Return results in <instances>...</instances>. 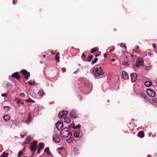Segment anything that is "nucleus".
<instances>
[{"label":"nucleus","instance_id":"obj_1","mask_svg":"<svg viewBox=\"0 0 157 157\" xmlns=\"http://www.w3.org/2000/svg\"><path fill=\"white\" fill-rule=\"evenodd\" d=\"M69 135L72 136V133L70 132L68 127H65L60 132V135L64 138L67 137Z\"/></svg>","mask_w":157,"mask_h":157},{"label":"nucleus","instance_id":"obj_2","mask_svg":"<svg viewBox=\"0 0 157 157\" xmlns=\"http://www.w3.org/2000/svg\"><path fill=\"white\" fill-rule=\"evenodd\" d=\"M93 72L95 77H99L104 74L103 71L101 67L93 69Z\"/></svg>","mask_w":157,"mask_h":157},{"label":"nucleus","instance_id":"obj_3","mask_svg":"<svg viewBox=\"0 0 157 157\" xmlns=\"http://www.w3.org/2000/svg\"><path fill=\"white\" fill-rule=\"evenodd\" d=\"M73 135L75 137L80 138L83 136V133L82 131L79 130H76L74 131Z\"/></svg>","mask_w":157,"mask_h":157},{"label":"nucleus","instance_id":"obj_4","mask_svg":"<svg viewBox=\"0 0 157 157\" xmlns=\"http://www.w3.org/2000/svg\"><path fill=\"white\" fill-rule=\"evenodd\" d=\"M144 60L141 57L138 58L136 62V66L137 68L142 66L144 64Z\"/></svg>","mask_w":157,"mask_h":157},{"label":"nucleus","instance_id":"obj_5","mask_svg":"<svg viewBox=\"0 0 157 157\" xmlns=\"http://www.w3.org/2000/svg\"><path fill=\"white\" fill-rule=\"evenodd\" d=\"M37 143V141L34 140L30 146V149L31 151L34 152L36 151V145Z\"/></svg>","mask_w":157,"mask_h":157},{"label":"nucleus","instance_id":"obj_6","mask_svg":"<svg viewBox=\"0 0 157 157\" xmlns=\"http://www.w3.org/2000/svg\"><path fill=\"white\" fill-rule=\"evenodd\" d=\"M147 93L149 96L151 97H155L156 94L155 92L151 89H147Z\"/></svg>","mask_w":157,"mask_h":157},{"label":"nucleus","instance_id":"obj_7","mask_svg":"<svg viewBox=\"0 0 157 157\" xmlns=\"http://www.w3.org/2000/svg\"><path fill=\"white\" fill-rule=\"evenodd\" d=\"M20 72L22 74L25 76V78L26 79H27L29 77L30 73L29 72H28L26 70H24L21 71Z\"/></svg>","mask_w":157,"mask_h":157},{"label":"nucleus","instance_id":"obj_8","mask_svg":"<svg viewBox=\"0 0 157 157\" xmlns=\"http://www.w3.org/2000/svg\"><path fill=\"white\" fill-rule=\"evenodd\" d=\"M39 146L38 147V151L37 153L38 154H39L40 153V151H42L44 147V143L42 142H40L38 144Z\"/></svg>","mask_w":157,"mask_h":157},{"label":"nucleus","instance_id":"obj_9","mask_svg":"<svg viewBox=\"0 0 157 157\" xmlns=\"http://www.w3.org/2000/svg\"><path fill=\"white\" fill-rule=\"evenodd\" d=\"M67 113V111H63L62 112H59V119L63 118L66 116Z\"/></svg>","mask_w":157,"mask_h":157},{"label":"nucleus","instance_id":"obj_10","mask_svg":"<svg viewBox=\"0 0 157 157\" xmlns=\"http://www.w3.org/2000/svg\"><path fill=\"white\" fill-rule=\"evenodd\" d=\"M53 139L54 141L56 143H59L60 141L59 136L56 134H55L53 136Z\"/></svg>","mask_w":157,"mask_h":157},{"label":"nucleus","instance_id":"obj_11","mask_svg":"<svg viewBox=\"0 0 157 157\" xmlns=\"http://www.w3.org/2000/svg\"><path fill=\"white\" fill-rule=\"evenodd\" d=\"M137 77V74L136 73H132L131 74V79L132 82H135Z\"/></svg>","mask_w":157,"mask_h":157},{"label":"nucleus","instance_id":"obj_12","mask_svg":"<svg viewBox=\"0 0 157 157\" xmlns=\"http://www.w3.org/2000/svg\"><path fill=\"white\" fill-rule=\"evenodd\" d=\"M63 127V124L62 122H58L56 124V127L59 130H60Z\"/></svg>","mask_w":157,"mask_h":157},{"label":"nucleus","instance_id":"obj_13","mask_svg":"<svg viewBox=\"0 0 157 157\" xmlns=\"http://www.w3.org/2000/svg\"><path fill=\"white\" fill-rule=\"evenodd\" d=\"M70 116L71 117L75 118L77 117L78 115L76 114L75 111L73 110L71 112Z\"/></svg>","mask_w":157,"mask_h":157},{"label":"nucleus","instance_id":"obj_14","mask_svg":"<svg viewBox=\"0 0 157 157\" xmlns=\"http://www.w3.org/2000/svg\"><path fill=\"white\" fill-rule=\"evenodd\" d=\"M32 120L31 114L30 113H29L28 114L27 119L25 120V122L26 123H29Z\"/></svg>","mask_w":157,"mask_h":157},{"label":"nucleus","instance_id":"obj_15","mask_svg":"<svg viewBox=\"0 0 157 157\" xmlns=\"http://www.w3.org/2000/svg\"><path fill=\"white\" fill-rule=\"evenodd\" d=\"M11 76L12 77L17 79H19L21 78L20 76L19 75L18 72H16L13 74Z\"/></svg>","mask_w":157,"mask_h":157},{"label":"nucleus","instance_id":"obj_16","mask_svg":"<svg viewBox=\"0 0 157 157\" xmlns=\"http://www.w3.org/2000/svg\"><path fill=\"white\" fill-rule=\"evenodd\" d=\"M122 77L124 79H128V75L125 71H123L122 72Z\"/></svg>","mask_w":157,"mask_h":157},{"label":"nucleus","instance_id":"obj_17","mask_svg":"<svg viewBox=\"0 0 157 157\" xmlns=\"http://www.w3.org/2000/svg\"><path fill=\"white\" fill-rule=\"evenodd\" d=\"M73 152L75 154H78L80 153L79 148L77 147H75L73 149Z\"/></svg>","mask_w":157,"mask_h":157},{"label":"nucleus","instance_id":"obj_18","mask_svg":"<svg viewBox=\"0 0 157 157\" xmlns=\"http://www.w3.org/2000/svg\"><path fill=\"white\" fill-rule=\"evenodd\" d=\"M138 136L140 138H143L144 136V134L143 131H141L139 132Z\"/></svg>","mask_w":157,"mask_h":157},{"label":"nucleus","instance_id":"obj_19","mask_svg":"<svg viewBox=\"0 0 157 157\" xmlns=\"http://www.w3.org/2000/svg\"><path fill=\"white\" fill-rule=\"evenodd\" d=\"M38 94L41 97H43L44 95H45L43 90H40L38 92Z\"/></svg>","mask_w":157,"mask_h":157},{"label":"nucleus","instance_id":"obj_20","mask_svg":"<svg viewBox=\"0 0 157 157\" xmlns=\"http://www.w3.org/2000/svg\"><path fill=\"white\" fill-rule=\"evenodd\" d=\"M3 119L5 121H8L10 119V116L8 115H4L3 117Z\"/></svg>","mask_w":157,"mask_h":157},{"label":"nucleus","instance_id":"obj_21","mask_svg":"<svg viewBox=\"0 0 157 157\" xmlns=\"http://www.w3.org/2000/svg\"><path fill=\"white\" fill-rule=\"evenodd\" d=\"M152 82L151 81H147L144 82V85L145 86L149 87L152 84Z\"/></svg>","mask_w":157,"mask_h":157},{"label":"nucleus","instance_id":"obj_22","mask_svg":"<svg viewBox=\"0 0 157 157\" xmlns=\"http://www.w3.org/2000/svg\"><path fill=\"white\" fill-rule=\"evenodd\" d=\"M31 138L29 136L26 138L25 141L24 142L25 144H28L29 142L30 141Z\"/></svg>","mask_w":157,"mask_h":157},{"label":"nucleus","instance_id":"obj_23","mask_svg":"<svg viewBox=\"0 0 157 157\" xmlns=\"http://www.w3.org/2000/svg\"><path fill=\"white\" fill-rule=\"evenodd\" d=\"M64 121L65 122L68 123L71 122V120L69 117H66L64 119Z\"/></svg>","mask_w":157,"mask_h":157},{"label":"nucleus","instance_id":"obj_24","mask_svg":"<svg viewBox=\"0 0 157 157\" xmlns=\"http://www.w3.org/2000/svg\"><path fill=\"white\" fill-rule=\"evenodd\" d=\"M44 151V152L46 153L47 155H49L50 154L49 150V148L48 147L45 148Z\"/></svg>","mask_w":157,"mask_h":157},{"label":"nucleus","instance_id":"obj_25","mask_svg":"<svg viewBox=\"0 0 157 157\" xmlns=\"http://www.w3.org/2000/svg\"><path fill=\"white\" fill-rule=\"evenodd\" d=\"M9 155V153L4 152L0 157H7Z\"/></svg>","mask_w":157,"mask_h":157},{"label":"nucleus","instance_id":"obj_26","mask_svg":"<svg viewBox=\"0 0 157 157\" xmlns=\"http://www.w3.org/2000/svg\"><path fill=\"white\" fill-rule=\"evenodd\" d=\"M139 96L142 98H145V94H141L139 95Z\"/></svg>","mask_w":157,"mask_h":157},{"label":"nucleus","instance_id":"obj_27","mask_svg":"<svg viewBox=\"0 0 157 157\" xmlns=\"http://www.w3.org/2000/svg\"><path fill=\"white\" fill-rule=\"evenodd\" d=\"M6 86L7 88L10 89L13 87V86L10 83H7L6 85Z\"/></svg>","mask_w":157,"mask_h":157},{"label":"nucleus","instance_id":"obj_28","mask_svg":"<svg viewBox=\"0 0 157 157\" xmlns=\"http://www.w3.org/2000/svg\"><path fill=\"white\" fill-rule=\"evenodd\" d=\"M59 55V53H57L56 54V56H55V59L56 60L59 62V57L58 56V55Z\"/></svg>","mask_w":157,"mask_h":157},{"label":"nucleus","instance_id":"obj_29","mask_svg":"<svg viewBox=\"0 0 157 157\" xmlns=\"http://www.w3.org/2000/svg\"><path fill=\"white\" fill-rule=\"evenodd\" d=\"M23 155V151H19L17 157H21V156Z\"/></svg>","mask_w":157,"mask_h":157},{"label":"nucleus","instance_id":"obj_30","mask_svg":"<svg viewBox=\"0 0 157 157\" xmlns=\"http://www.w3.org/2000/svg\"><path fill=\"white\" fill-rule=\"evenodd\" d=\"M15 101L18 104L20 103L21 100L18 98H15Z\"/></svg>","mask_w":157,"mask_h":157},{"label":"nucleus","instance_id":"obj_31","mask_svg":"<svg viewBox=\"0 0 157 157\" xmlns=\"http://www.w3.org/2000/svg\"><path fill=\"white\" fill-rule=\"evenodd\" d=\"M97 48H94L91 49V53H93L94 52H95L97 50Z\"/></svg>","mask_w":157,"mask_h":157},{"label":"nucleus","instance_id":"obj_32","mask_svg":"<svg viewBox=\"0 0 157 157\" xmlns=\"http://www.w3.org/2000/svg\"><path fill=\"white\" fill-rule=\"evenodd\" d=\"M71 127L75 129V125L74 124H71L69 126H68V128L70 129Z\"/></svg>","mask_w":157,"mask_h":157},{"label":"nucleus","instance_id":"obj_33","mask_svg":"<svg viewBox=\"0 0 157 157\" xmlns=\"http://www.w3.org/2000/svg\"><path fill=\"white\" fill-rule=\"evenodd\" d=\"M27 102H32L33 103L35 102V101L30 98H29V99L25 101Z\"/></svg>","mask_w":157,"mask_h":157},{"label":"nucleus","instance_id":"obj_34","mask_svg":"<svg viewBox=\"0 0 157 157\" xmlns=\"http://www.w3.org/2000/svg\"><path fill=\"white\" fill-rule=\"evenodd\" d=\"M93 57L92 55L90 56L87 58V61L89 62H90Z\"/></svg>","mask_w":157,"mask_h":157},{"label":"nucleus","instance_id":"obj_35","mask_svg":"<svg viewBox=\"0 0 157 157\" xmlns=\"http://www.w3.org/2000/svg\"><path fill=\"white\" fill-rule=\"evenodd\" d=\"M3 108L5 110L7 111H8L10 109V107L8 106H4Z\"/></svg>","mask_w":157,"mask_h":157},{"label":"nucleus","instance_id":"obj_36","mask_svg":"<svg viewBox=\"0 0 157 157\" xmlns=\"http://www.w3.org/2000/svg\"><path fill=\"white\" fill-rule=\"evenodd\" d=\"M98 60V59L97 58H95L94 60H92V63L93 64H94L95 63H96Z\"/></svg>","mask_w":157,"mask_h":157},{"label":"nucleus","instance_id":"obj_37","mask_svg":"<svg viewBox=\"0 0 157 157\" xmlns=\"http://www.w3.org/2000/svg\"><path fill=\"white\" fill-rule=\"evenodd\" d=\"M35 82H33V81H32V80H30L29 81V85H33L34 84Z\"/></svg>","mask_w":157,"mask_h":157},{"label":"nucleus","instance_id":"obj_38","mask_svg":"<svg viewBox=\"0 0 157 157\" xmlns=\"http://www.w3.org/2000/svg\"><path fill=\"white\" fill-rule=\"evenodd\" d=\"M138 68L136 67V64L133 66V68L134 70V71L137 70V68Z\"/></svg>","mask_w":157,"mask_h":157},{"label":"nucleus","instance_id":"obj_39","mask_svg":"<svg viewBox=\"0 0 157 157\" xmlns=\"http://www.w3.org/2000/svg\"><path fill=\"white\" fill-rule=\"evenodd\" d=\"M2 96L6 97H7V94L6 93L2 94Z\"/></svg>","mask_w":157,"mask_h":157},{"label":"nucleus","instance_id":"obj_40","mask_svg":"<svg viewBox=\"0 0 157 157\" xmlns=\"http://www.w3.org/2000/svg\"><path fill=\"white\" fill-rule=\"evenodd\" d=\"M81 127V125L80 124H78V125L75 126V129H78L79 128Z\"/></svg>","mask_w":157,"mask_h":157},{"label":"nucleus","instance_id":"obj_41","mask_svg":"<svg viewBox=\"0 0 157 157\" xmlns=\"http://www.w3.org/2000/svg\"><path fill=\"white\" fill-rule=\"evenodd\" d=\"M128 64V62H125L123 63V65L125 66H127Z\"/></svg>","mask_w":157,"mask_h":157},{"label":"nucleus","instance_id":"obj_42","mask_svg":"<svg viewBox=\"0 0 157 157\" xmlns=\"http://www.w3.org/2000/svg\"><path fill=\"white\" fill-rule=\"evenodd\" d=\"M20 95L21 97H23L25 96V94L24 93H21L20 94Z\"/></svg>","mask_w":157,"mask_h":157},{"label":"nucleus","instance_id":"obj_43","mask_svg":"<svg viewBox=\"0 0 157 157\" xmlns=\"http://www.w3.org/2000/svg\"><path fill=\"white\" fill-rule=\"evenodd\" d=\"M86 57V56L84 54V53H83L82 56V59H83L84 58H85Z\"/></svg>","mask_w":157,"mask_h":157},{"label":"nucleus","instance_id":"obj_44","mask_svg":"<svg viewBox=\"0 0 157 157\" xmlns=\"http://www.w3.org/2000/svg\"><path fill=\"white\" fill-rule=\"evenodd\" d=\"M108 55V53H105L104 55V56L105 58H106V57H107V55Z\"/></svg>","mask_w":157,"mask_h":157},{"label":"nucleus","instance_id":"obj_45","mask_svg":"<svg viewBox=\"0 0 157 157\" xmlns=\"http://www.w3.org/2000/svg\"><path fill=\"white\" fill-rule=\"evenodd\" d=\"M153 101L156 103H157V98H155L153 100Z\"/></svg>","mask_w":157,"mask_h":157},{"label":"nucleus","instance_id":"obj_46","mask_svg":"<svg viewBox=\"0 0 157 157\" xmlns=\"http://www.w3.org/2000/svg\"><path fill=\"white\" fill-rule=\"evenodd\" d=\"M152 46L154 48H156V45L154 43H152Z\"/></svg>","mask_w":157,"mask_h":157},{"label":"nucleus","instance_id":"obj_47","mask_svg":"<svg viewBox=\"0 0 157 157\" xmlns=\"http://www.w3.org/2000/svg\"><path fill=\"white\" fill-rule=\"evenodd\" d=\"M13 3L14 5H15L17 3V2H15V0H13Z\"/></svg>","mask_w":157,"mask_h":157},{"label":"nucleus","instance_id":"obj_48","mask_svg":"<svg viewBox=\"0 0 157 157\" xmlns=\"http://www.w3.org/2000/svg\"><path fill=\"white\" fill-rule=\"evenodd\" d=\"M20 103L22 104H24V102L21 100V101H20Z\"/></svg>","mask_w":157,"mask_h":157},{"label":"nucleus","instance_id":"obj_49","mask_svg":"<svg viewBox=\"0 0 157 157\" xmlns=\"http://www.w3.org/2000/svg\"><path fill=\"white\" fill-rule=\"evenodd\" d=\"M114 49H111L110 51V52H113V51Z\"/></svg>","mask_w":157,"mask_h":157},{"label":"nucleus","instance_id":"obj_50","mask_svg":"<svg viewBox=\"0 0 157 157\" xmlns=\"http://www.w3.org/2000/svg\"><path fill=\"white\" fill-rule=\"evenodd\" d=\"M63 147H61L59 148L58 149H59V150H61L62 148Z\"/></svg>","mask_w":157,"mask_h":157},{"label":"nucleus","instance_id":"obj_51","mask_svg":"<svg viewBox=\"0 0 157 157\" xmlns=\"http://www.w3.org/2000/svg\"><path fill=\"white\" fill-rule=\"evenodd\" d=\"M99 55V54H96V55H95V56L96 57H97Z\"/></svg>","mask_w":157,"mask_h":157},{"label":"nucleus","instance_id":"obj_52","mask_svg":"<svg viewBox=\"0 0 157 157\" xmlns=\"http://www.w3.org/2000/svg\"><path fill=\"white\" fill-rule=\"evenodd\" d=\"M115 60L113 59H111V61H113V62L115 61Z\"/></svg>","mask_w":157,"mask_h":157},{"label":"nucleus","instance_id":"obj_53","mask_svg":"<svg viewBox=\"0 0 157 157\" xmlns=\"http://www.w3.org/2000/svg\"><path fill=\"white\" fill-rule=\"evenodd\" d=\"M45 56V55H43V58H44Z\"/></svg>","mask_w":157,"mask_h":157},{"label":"nucleus","instance_id":"obj_54","mask_svg":"<svg viewBox=\"0 0 157 157\" xmlns=\"http://www.w3.org/2000/svg\"><path fill=\"white\" fill-rule=\"evenodd\" d=\"M24 135H22V136L21 137L22 138H23L24 137Z\"/></svg>","mask_w":157,"mask_h":157},{"label":"nucleus","instance_id":"obj_55","mask_svg":"<svg viewBox=\"0 0 157 157\" xmlns=\"http://www.w3.org/2000/svg\"><path fill=\"white\" fill-rule=\"evenodd\" d=\"M40 62L41 63H43V62L42 61V62H41L40 61Z\"/></svg>","mask_w":157,"mask_h":157},{"label":"nucleus","instance_id":"obj_56","mask_svg":"<svg viewBox=\"0 0 157 157\" xmlns=\"http://www.w3.org/2000/svg\"><path fill=\"white\" fill-rule=\"evenodd\" d=\"M23 157H27V156H24Z\"/></svg>","mask_w":157,"mask_h":157},{"label":"nucleus","instance_id":"obj_57","mask_svg":"<svg viewBox=\"0 0 157 157\" xmlns=\"http://www.w3.org/2000/svg\"><path fill=\"white\" fill-rule=\"evenodd\" d=\"M107 101H108V102H109V100H108Z\"/></svg>","mask_w":157,"mask_h":157},{"label":"nucleus","instance_id":"obj_58","mask_svg":"<svg viewBox=\"0 0 157 157\" xmlns=\"http://www.w3.org/2000/svg\"><path fill=\"white\" fill-rule=\"evenodd\" d=\"M124 47L125 48H126V46H124Z\"/></svg>","mask_w":157,"mask_h":157},{"label":"nucleus","instance_id":"obj_59","mask_svg":"<svg viewBox=\"0 0 157 157\" xmlns=\"http://www.w3.org/2000/svg\"><path fill=\"white\" fill-rule=\"evenodd\" d=\"M139 47L138 46H137V48Z\"/></svg>","mask_w":157,"mask_h":157},{"label":"nucleus","instance_id":"obj_60","mask_svg":"<svg viewBox=\"0 0 157 157\" xmlns=\"http://www.w3.org/2000/svg\"><path fill=\"white\" fill-rule=\"evenodd\" d=\"M156 86L157 87V84H156Z\"/></svg>","mask_w":157,"mask_h":157}]
</instances>
